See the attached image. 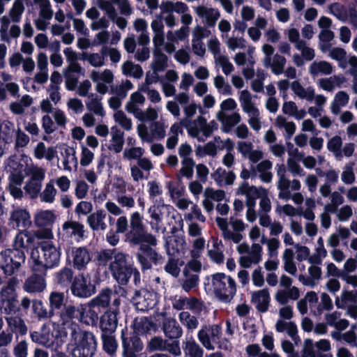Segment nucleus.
<instances>
[{
  "mask_svg": "<svg viewBox=\"0 0 357 357\" xmlns=\"http://www.w3.org/2000/svg\"><path fill=\"white\" fill-rule=\"evenodd\" d=\"M80 312L79 306L77 307L69 305L66 306L61 312L60 317L61 324L60 325L65 328L71 330V324H77L74 320L79 321Z\"/></svg>",
  "mask_w": 357,
  "mask_h": 357,
  "instance_id": "5701e85b",
  "label": "nucleus"
},
{
  "mask_svg": "<svg viewBox=\"0 0 357 357\" xmlns=\"http://www.w3.org/2000/svg\"><path fill=\"white\" fill-rule=\"evenodd\" d=\"M91 259V255L86 248H78L73 252V264L77 269L85 268Z\"/></svg>",
  "mask_w": 357,
  "mask_h": 357,
  "instance_id": "ea45409f",
  "label": "nucleus"
},
{
  "mask_svg": "<svg viewBox=\"0 0 357 357\" xmlns=\"http://www.w3.org/2000/svg\"><path fill=\"white\" fill-rule=\"evenodd\" d=\"M195 13L202 19L208 26L213 27L215 25L220 14L218 10L205 6H199L195 8Z\"/></svg>",
  "mask_w": 357,
  "mask_h": 357,
  "instance_id": "412c9836",
  "label": "nucleus"
},
{
  "mask_svg": "<svg viewBox=\"0 0 357 357\" xmlns=\"http://www.w3.org/2000/svg\"><path fill=\"white\" fill-rule=\"evenodd\" d=\"M114 119L121 128L126 131H130L132 130L133 124L130 118L121 110H118L114 114Z\"/></svg>",
  "mask_w": 357,
  "mask_h": 357,
  "instance_id": "0e129e2a",
  "label": "nucleus"
},
{
  "mask_svg": "<svg viewBox=\"0 0 357 357\" xmlns=\"http://www.w3.org/2000/svg\"><path fill=\"white\" fill-rule=\"evenodd\" d=\"M334 70L333 65L326 61H314L309 66V73L312 77L319 75H329Z\"/></svg>",
  "mask_w": 357,
  "mask_h": 357,
  "instance_id": "7c9ffc66",
  "label": "nucleus"
},
{
  "mask_svg": "<svg viewBox=\"0 0 357 357\" xmlns=\"http://www.w3.org/2000/svg\"><path fill=\"white\" fill-rule=\"evenodd\" d=\"M282 112L288 116L294 117L296 120H301L306 116L305 109H298L296 104L293 101H285L282 107Z\"/></svg>",
  "mask_w": 357,
  "mask_h": 357,
  "instance_id": "603ef678",
  "label": "nucleus"
},
{
  "mask_svg": "<svg viewBox=\"0 0 357 357\" xmlns=\"http://www.w3.org/2000/svg\"><path fill=\"white\" fill-rule=\"evenodd\" d=\"M132 303L139 311H148L153 308L158 303V295L154 291L141 289L135 291Z\"/></svg>",
  "mask_w": 357,
  "mask_h": 357,
  "instance_id": "f8f14e48",
  "label": "nucleus"
},
{
  "mask_svg": "<svg viewBox=\"0 0 357 357\" xmlns=\"http://www.w3.org/2000/svg\"><path fill=\"white\" fill-rule=\"evenodd\" d=\"M143 344L137 337L130 340L123 339V357H136L138 352L142 351Z\"/></svg>",
  "mask_w": 357,
  "mask_h": 357,
  "instance_id": "2f4dec72",
  "label": "nucleus"
},
{
  "mask_svg": "<svg viewBox=\"0 0 357 357\" xmlns=\"http://www.w3.org/2000/svg\"><path fill=\"white\" fill-rule=\"evenodd\" d=\"M204 199L202 201V206L207 212L214 209L213 202H221L225 199V192L222 190H214L211 188H206L204 191Z\"/></svg>",
  "mask_w": 357,
  "mask_h": 357,
  "instance_id": "aec40b11",
  "label": "nucleus"
},
{
  "mask_svg": "<svg viewBox=\"0 0 357 357\" xmlns=\"http://www.w3.org/2000/svg\"><path fill=\"white\" fill-rule=\"evenodd\" d=\"M346 81L345 77L342 75H336L327 78L320 79L318 82V86L322 90L331 92L335 87H340Z\"/></svg>",
  "mask_w": 357,
  "mask_h": 357,
  "instance_id": "473e14b6",
  "label": "nucleus"
},
{
  "mask_svg": "<svg viewBox=\"0 0 357 357\" xmlns=\"http://www.w3.org/2000/svg\"><path fill=\"white\" fill-rule=\"evenodd\" d=\"M63 161V169L67 172H71L73 167H77L78 160L76 156V150L74 147L66 145L62 153Z\"/></svg>",
  "mask_w": 357,
  "mask_h": 357,
  "instance_id": "e433bc0d",
  "label": "nucleus"
},
{
  "mask_svg": "<svg viewBox=\"0 0 357 357\" xmlns=\"http://www.w3.org/2000/svg\"><path fill=\"white\" fill-rule=\"evenodd\" d=\"M57 190L54 187V181L50 180L46 183L43 191L40 195V200L45 203L52 204L55 200Z\"/></svg>",
  "mask_w": 357,
  "mask_h": 357,
  "instance_id": "052dcab7",
  "label": "nucleus"
},
{
  "mask_svg": "<svg viewBox=\"0 0 357 357\" xmlns=\"http://www.w3.org/2000/svg\"><path fill=\"white\" fill-rule=\"evenodd\" d=\"M24 176H9V184L8 189L10 195L15 199H21L23 196V191L21 185L23 183Z\"/></svg>",
  "mask_w": 357,
  "mask_h": 357,
  "instance_id": "de8ad7c7",
  "label": "nucleus"
},
{
  "mask_svg": "<svg viewBox=\"0 0 357 357\" xmlns=\"http://www.w3.org/2000/svg\"><path fill=\"white\" fill-rule=\"evenodd\" d=\"M175 210L173 206L165 204L163 200L160 198L159 201H155L148 210L151 218L150 225L153 230L159 231L161 229V223L164 216H168Z\"/></svg>",
  "mask_w": 357,
  "mask_h": 357,
  "instance_id": "9b49d317",
  "label": "nucleus"
},
{
  "mask_svg": "<svg viewBox=\"0 0 357 357\" xmlns=\"http://www.w3.org/2000/svg\"><path fill=\"white\" fill-rule=\"evenodd\" d=\"M17 283V280L13 278L0 289V309L3 313L8 315L17 314L20 311L15 289Z\"/></svg>",
  "mask_w": 357,
  "mask_h": 357,
  "instance_id": "0eeeda50",
  "label": "nucleus"
},
{
  "mask_svg": "<svg viewBox=\"0 0 357 357\" xmlns=\"http://www.w3.org/2000/svg\"><path fill=\"white\" fill-rule=\"evenodd\" d=\"M64 235L79 241L84 236V226L77 221H67L62 225Z\"/></svg>",
  "mask_w": 357,
  "mask_h": 357,
  "instance_id": "bb28decb",
  "label": "nucleus"
},
{
  "mask_svg": "<svg viewBox=\"0 0 357 357\" xmlns=\"http://www.w3.org/2000/svg\"><path fill=\"white\" fill-rule=\"evenodd\" d=\"M299 296L300 291L296 287L278 289L275 294V298L280 305H286L289 300H297Z\"/></svg>",
  "mask_w": 357,
  "mask_h": 357,
  "instance_id": "c9c22d12",
  "label": "nucleus"
},
{
  "mask_svg": "<svg viewBox=\"0 0 357 357\" xmlns=\"http://www.w3.org/2000/svg\"><path fill=\"white\" fill-rule=\"evenodd\" d=\"M182 126L185 128L190 137L197 139L199 142L204 141L208 137V131L205 125V118L202 116H198L193 121L190 120L181 123Z\"/></svg>",
  "mask_w": 357,
  "mask_h": 357,
  "instance_id": "2eb2a0df",
  "label": "nucleus"
},
{
  "mask_svg": "<svg viewBox=\"0 0 357 357\" xmlns=\"http://www.w3.org/2000/svg\"><path fill=\"white\" fill-rule=\"evenodd\" d=\"M251 298L259 312H265L268 310L271 298L267 288L253 291Z\"/></svg>",
  "mask_w": 357,
  "mask_h": 357,
  "instance_id": "cd10ccee",
  "label": "nucleus"
},
{
  "mask_svg": "<svg viewBox=\"0 0 357 357\" xmlns=\"http://www.w3.org/2000/svg\"><path fill=\"white\" fill-rule=\"evenodd\" d=\"M221 334L222 326L220 324L204 325L198 331L197 338L205 349L214 350Z\"/></svg>",
  "mask_w": 357,
  "mask_h": 357,
  "instance_id": "9d476101",
  "label": "nucleus"
},
{
  "mask_svg": "<svg viewBox=\"0 0 357 357\" xmlns=\"http://www.w3.org/2000/svg\"><path fill=\"white\" fill-rule=\"evenodd\" d=\"M57 150L56 147H46L43 142H39L34 148L33 155L36 158L41 160L45 158L47 161H52L57 157Z\"/></svg>",
  "mask_w": 357,
  "mask_h": 357,
  "instance_id": "72a5a7b5",
  "label": "nucleus"
},
{
  "mask_svg": "<svg viewBox=\"0 0 357 357\" xmlns=\"http://www.w3.org/2000/svg\"><path fill=\"white\" fill-rule=\"evenodd\" d=\"M189 29L187 26H181L175 31H169L167 33V40L178 43L188 38Z\"/></svg>",
  "mask_w": 357,
  "mask_h": 357,
  "instance_id": "774afa93",
  "label": "nucleus"
},
{
  "mask_svg": "<svg viewBox=\"0 0 357 357\" xmlns=\"http://www.w3.org/2000/svg\"><path fill=\"white\" fill-rule=\"evenodd\" d=\"M140 249L137 253V258L142 269L151 268L152 264H157L160 259L159 255L151 248L148 243H140Z\"/></svg>",
  "mask_w": 357,
  "mask_h": 357,
  "instance_id": "dca6fc26",
  "label": "nucleus"
},
{
  "mask_svg": "<svg viewBox=\"0 0 357 357\" xmlns=\"http://www.w3.org/2000/svg\"><path fill=\"white\" fill-rule=\"evenodd\" d=\"M70 337L68 349L73 357H93L97 342L92 333L82 330L77 324H71Z\"/></svg>",
  "mask_w": 357,
  "mask_h": 357,
  "instance_id": "7ed1b4c3",
  "label": "nucleus"
},
{
  "mask_svg": "<svg viewBox=\"0 0 357 357\" xmlns=\"http://www.w3.org/2000/svg\"><path fill=\"white\" fill-rule=\"evenodd\" d=\"M160 8L162 13H173L175 12L182 15L189 11V8L187 4L181 1L174 2L172 1H166L162 3Z\"/></svg>",
  "mask_w": 357,
  "mask_h": 357,
  "instance_id": "49530a36",
  "label": "nucleus"
},
{
  "mask_svg": "<svg viewBox=\"0 0 357 357\" xmlns=\"http://www.w3.org/2000/svg\"><path fill=\"white\" fill-rule=\"evenodd\" d=\"M29 162H31V159L26 155H22L20 159L12 156L6 161V169L10 173V176H24Z\"/></svg>",
  "mask_w": 357,
  "mask_h": 357,
  "instance_id": "a211bd4d",
  "label": "nucleus"
},
{
  "mask_svg": "<svg viewBox=\"0 0 357 357\" xmlns=\"http://www.w3.org/2000/svg\"><path fill=\"white\" fill-rule=\"evenodd\" d=\"M213 84L218 92L223 96H231L233 90L230 84L226 82L225 77L221 75H217L213 78Z\"/></svg>",
  "mask_w": 357,
  "mask_h": 357,
  "instance_id": "bf43d9fd",
  "label": "nucleus"
},
{
  "mask_svg": "<svg viewBox=\"0 0 357 357\" xmlns=\"http://www.w3.org/2000/svg\"><path fill=\"white\" fill-rule=\"evenodd\" d=\"M9 225L13 228L26 229L31 225L30 213L24 208H14L10 214Z\"/></svg>",
  "mask_w": 357,
  "mask_h": 357,
  "instance_id": "f3484780",
  "label": "nucleus"
},
{
  "mask_svg": "<svg viewBox=\"0 0 357 357\" xmlns=\"http://www.w3.org/2000/svg\"><path fill=\"white\" fill-rule=\"evenodd\" d=\"M90 78L96 84L95 89L97 93L105 95L109 91V85L114 82V74L109 69L102 71L93 70L90 73Z\"/></svg>",
  "mask_w": 357,
  "mask_h": 357,
  "instance_id": "ddd939ff",
  "label": "nucleus"
},
{
  "mask_svg": "<svg viewBox=\"0 0 357 357\" xmlns=\"http://www.w3.org/2000/svg\"><path fill=\"white\" fill-rule=\"evenodd\" d=\"M71 291L77 297L87 298L95 294L96 287L89 275H79L75 278Z\"/></svg>",
  "mask_w": 357,
  "mask_h": 357,
  "instance_id": "4468645a",
  "label": "nucleus"
},
{
  "mask_svg": "<svg viewBox=\"0 0 357 357\" xmlns=\"http://www.w3.org/2000/svg\"><path fill=\"white\" fill-rule=\"evenodd\" d=\"M291 89L301 99H305L309 102H312L314 99V89L312 86L304 88L298 81H294L291 84Z\"/></svg>",
  "mask_w": 357,
  "mask_h": 357,
  "instance_id": "c03bdc74",
  "label": "nucleus"
},
{
  "mask_svg": "<svg viewBox=\"0 0 357 357\" xmlns=\"http://www.w3.org/2000/svg\"><path fill=\"white\" fill-rule=\"evenodd\" d=\"M28 165L26 172L25 173L30 176L29 180L41 182L45 178V169L37 165H34L32 162Z\"/></svg>",
  "mask_w": 357,
  "mask_h": 357,
  "instance_id": "69168bd1",
  "label": "nucleus"
},
{
  "mask_svg": "<svg viewBox=\"0 0 357 357\" xmlns=\"http://www.w3.org/2000/svg\"><path fill=\"white\" fill-rule=\"evenodd\" d=\"M211 177L219 186H222L231 185L236 178V175L232 172H227L225 169L219 167L211 174Z\"/></svg>",
  "mask_w": 357,
  "mask_h": 357,
  "instance_id": "58836bf2",
  "label": "nucleus"
},
{
  "mask_svg": "<svg viewBox=\"0 0 357 357\" xmlns=\"http://www.w3.org/2000/svg\"><path fill=\"white\" fill-rule=\"evenodd\" d=\"M116 312H105L100 317V328L102 333L113 334L117 328L118 319Z\"/></svg>",
  "mask_w": 357,
  "mask_h": 357,
  "instance_id": "a878e982",
  "label": "nucleus"
},
{
  "mask_svg": "<svg viewBox=\"0 0 357 357\" xmlns=\"http://www.w3.org/2000/svg\"><path fill=\"white\" fill-rule=\"evenodd\" d=\"M238 192L247 197V200L255 202L257 198H261L267 194V191L263 188L250 186L248 183H243L238 188Z\"/></svg>",
  "mask_w": 357,
  "mask_h": 357,
  "instance_id": "79ce46f5",
  "label": "nucleus"
},
{
  "mask_svg": "<svg viewBox=\"0 0 357 357\" xmlns=\"http://www.w3.org/2000/svg\"><path fill=\"white\" fill-rule=\"evenodd\" d=\"M130 229L128 236L135 243H148L155 245L157 240L151 234L144 230L143 216L139 212L132 213L130 219Z\"/></svg>",
  "mask_w": 357,
  "mask_h": 357,
  "instance_id": "6e6552de",
  "label": "nucleus"
},
{
  "mask_svg": "<svg viewBox=\"0 0 357 357\" xmlns=\"http://www.w3.org/2000/svg\"><path fill=\"white\" fill-rule=\"evenodd\" d=\"M124 144V133L116 126L111 128V139L108 149L116 153L122 151Z\"/></svg>",
  "mask_w": 357,
  "mask_h": 357,
  "instance_id": "f704fd0d",
  "label": "nucleus"
},
{
  "mask_svg": "<svg viewBox=\"0 0 357 357\" xmlns=\"http://www.w3.org/2000/svg\"><path fill=\"white\" fill-rule=\"evenodd\" d=\"M56 216L50 210H41L34 215V224L38 227H48L54 223Z\"/></svg>",
  "mask_w": 357,
  "mask_h": 357,
  "instance_id": "37998d69",
  "label": "nucleus"
},
{
  "mask_svg": "<svg viewBox=\"0 0 357 357\" xmlns=\"http://www.w3.org/2000/svg\"><path fill=\"white\" fill-rule=\"evenodd\" d=\"M183 351L189 357H203L204 356L203 349L193 339L186 340Z\"/></svg>",
  "mask_w": 357,
  "mask_h": 357,
  "instance_id": "680f3d73",
  "label": "nucleus"
},
{
  "mask_svg": "<svg viewBox=\"0 0 357 357\" xmlns=\"http://www.w3.org/2000/svg\"><path fill=\"white\" fill-rule=\"evenodd\" d=\"M86 106L89 111L96 115L104 116L105 114L101 98H98L96 94L91 93L88 96Z\"/></svg>",
  "mask_w": 357,
  "mask_h": 357,
  "instance_id": "8fccbe9b",
  "label": "nucleus"
},
{
  "mask_svg": "<svg viewBox=\"0 0 357 357\" xmlns=\"http://www.w3.org/2000/svg\"><path fill=\"white\" fill-rule=\"evenodd\" d=\"M40 252L34 248L31 252L29 260L33 271L44 273L47 268L57 266L60 261V250L50 241H43L39 244Z\"/></svg>",
  "mask_w": 357,
  "mask_h": 357,
  "instance_id": "f03ea898",
  "label": "nucleus"
},
{
  "mask_svg": "<svg viewBox=\"0 0 357 357\" xmlns=\"http://www.w3.org/2000/svg\"><path fill=\"white\" fill-rule=\"evenodd\" d=\"M342 145V140L340 136H334L327 142L328 150L332 152L335 158L337 160H341L342 158V153L340 149Z\"/></svg>",
  "mask_w": 357,
  "mask_h": 357,
  "instance_id": "338daca9",
  "label": "nucleus"
},
{
  "mask_svg": "<svg viewBox=\"0 0 357 357\" xmlns=\"http://www.w3.org/2000/svg\"><path fill=\"white\" fill-rule=\"evenodd\" d=\"M168 66V58L162 51H153V61L151 67L154 74L163 71Z\"/></svg>",
  "mask_w": 357,
  "mask_h": 357,
  "instance_id": "a18cd8bd",
  "label": "nucleus"
},
{
  "mask_svg": "<svg viewBox=\"0 0 357 357\" xmlns=\"http://www.w3.org/2000/svg\"><path fill=\"white\" fill-rule=\"evenodd\" d=\"M216 223L222 231V236L226 240L232 241L235 243H238L243 239V235L239 233L233 232L228 227V222L226 219L217 218Z\"/></svg>",
  "mask_w": 357,
  "mask_h": 357,
  "instance_id": "4c0bfd02",
  "label": "nucleus"
},
{
  "mask_svg": "<svg viewBox=\"0 0 357 357\" xmlns=\"http://www.w3.org/2000/svg\"><path fill=\"white\" fill-rule=\"evenodd\" d=\"M217 119L222 123L223 131L229 132L231 129L241 121V114L238 112L231 114L217 112Z\"/></svg>",
  "mask_w": 357,
  "mask_h": 357,
  "instance_id": "c85d7f7f",
  "label": "nucleus"
},
{
  "mask_svg": "<svg viewBox=\"0 0 357 357\" xmlns=\"http://www.w3.org/2000/svg\"><path fill=\"white\" fill-rule=\"evenodd\" d=\"M46 282L44 276L33 274L29 277L24 283V290L29 294L43 292L46 288Z\"/></svg>",
  "mask_w": 357,
  "mask_h": 357,
  "instance_id": "4be33fe9",
  "label": "nucleus"
},
{
  "mask_svg": "<svg viewBox=\"0 0 357 357\" xmlns=\"http://www.w3.org/2000/svg\"><path fill=\"white\" fill-rule=\"evenodd\" d=\"M274 123L277 128L285 130L287 139H290L296 132V124L293 121H289L287 118L282 115H278L275 118Z\"/></svg>",
  "mask_w": 357,
  "mask_h": 357,
  "instance_id": "5fc2aeb1",
  "label": "nucleus"
},
{
  "mask_svg": "<svg viewBox=\"0 0 357 357\" xmlns=\"http://www.w3.org/2000/svg\"><path fill=\"white\" fill-rule=\"evenodd\" d=\"M35 241V235L27 229L20 230L15 236L13 250L7 249L0 254V267L6 274L12 275L26 259L25 251Z\"/></svg>",
  "mask_w": 357,
  "mask_h": 357,
  "instance_id": "f257e3e1",
  "label": "nucleus"
},
{
  "mask_svg": "<svg viewBox=\"0 0 357 357\" xmlns=\"http://www.w3.org/2000/svg\"><path fill=\"white\" fill-rule=\"evenodd\" d=\"M273 163L268 160H264L258 163L255 167L259 173V178L264 183H270L273 179V173L271 172Z\"/></svg>",
  "mask_w": 357,
  "mask_h": 357,
  "instance_id": "09e8293b",
  "label": "nucleus"
},
{
  "mask_svg": "<svg viewBox=\"0 0 357 357\" xmlns=\"http://www.w3.org/2000/svg\"><path fill=\"white\" fill-rule=\"evenodd\" d=\"M106 217V211L100 208L88 215L86 222L92 230L103 231L107 229Z\"/></svg>",
  "mask_w": 357,
  "mask_h": 357,
  "instance_id": "393cba45",
  "label": "nucleus"
},
{
  "mask_svg": "<svg viewBox=\"0 0 357 357\" xmlns=\"http://www.w3.org/2000/svg\"><path fill=\"white\" fill-rule=\"evenodd\" d=\"M122 73L126 76H130L136 79H139L143 76L144 72L142 67L132 61H127L121 66Z\"/></svg>",
  "mask_w": 357,
  "mask_h": 357,
  "instance_id": "6e6d98bb",
  "label": "nucleus"
},
{
  "mask_svg": "<svg viewBox=\"0 0 357 357\" xmlns=\"http://www.w3.org/2000/svg\"><path fill=\"white\" fill-rule=\"evenodd\" d=\"M67 335V331L59 323H52V327L44 325L40 331L31 333L33 342L54 351L62 347Z\"/></svg>",
  "mask_w": 357,
  "mask_h": 357,
  "instance_id": "39448f33",
  "label": "nucleus"
},
{
  "mask_svg": "<svg viewBox=\"0 0 357 357\" xmlns=\"http://www.w3.org/2000/svg\"><path fill=\"white\" fill-rule=\"evenodd\" d=\"M109 270L113 278L121 284H126L132 275L134 276L135 283L140 280L139 272L129 261L128 255L123 252H116L109 264Z\"/></svg>",
  "mask_w": 357,
  "mask_h": 357,
  "instance_id": "423d86ee",
  "label": "nucleus"
},
{
  "mask_svg": "<svg viewBox=\"0 0 357 357\" xmlns=\"http://www.w3.org/2000/svg\"><path fill=\"white\" fill-rule=\"evenodd\" d=\"M205 289L212 292L216 298L224 303H229L236 292L235 280L222 273H217L206 278Z\"/></svg>",
  "mask_w": 357,
  "mask_h": 357,
  "instance_id": "20e7f679",
  "label": "nucleus"
},
{
  "mask_svg": "<svg viewBox=\"0 0 357 357\" xmlns=\"http://www.w3.org/2000/svg\"><path fill=\"white\" fill-rule=\"evenodd\" d=\"M182 132L183 130L180 123H174L171 126L166 142L167 149H173L176 146L178 142V134Z\"/></svg>",
  "mask_w": 357,
  "mask_h": 357,
  "instance_id": "13d9d810",
  "label": "nucleus"
},
{
  "mask_svg": "<svg viewBox=\"0 0 357 357\" xmlns=\"http://www.w3.org/2000/svg\"><path fill=\"white\" fill-rule=\"evenodd\" d=\"M6 321L12 332L19 333L20 335H25L26 333L27 328L24 321L20 317L10 315V317H6Z\"/></svg>",
  "mask_w": 357,
  "mask_h": 357,
  "instance_id": "4d7b16f0",
  "label": "nucleus"
},
{
  "mask_svg": "<svg viewBox=\"0 0 357 357\" xmlns=\"http://www.w3.org/2000/svg\"><path fill=\"white\" fill-rule=\"evenodd\" d=\"M349 100V95L343 91H338L334 97L333 100L332 101L330 108L331 111L334 114H339L342 107H345Z\"/></svg>",
  "mask_w": 357,
  "mask_h": 357,
  "instance_id": "3c124183",
  "label": "nucleus"
},
{
  "mask_svg": "<svg viewBox=\"0 0 357 357\" xmlns=\"http://www.w3.org/2000/svg\"><path fill=\"white\" fill-rule=\"evenodd\" d=\"M79 311L80 312L79 321L87 325H93L97 321L100 312L90 302L80 305Z\"/></svg>",
  "mask_w": 357,
  "mask_h": 357,
  "instance_id": "b1692460",
  "label": "nucleus"
},
{
  "mask_svg": "<svg viewBox=\"0 0 357 357\" xmlns=\"http://www.w3.org/2000/svg\"><path fill=\"white\" fill-rule=\"evenodd\" d=\"M239 102L244 113L248 115V123L251 128L258 132L261 128V117L259 109L252 101V94L248 90L239 92Z\"/></svg>",
  "mask_w": 357,
  "mask_h": 357,
  "instance_id": "1a4fd4ad",
  "label": "nucleus"
},
{
  "mask_svg": "<svg viewBox=\"0 0 357 357\" xmlns=\"http://www.w3.org/2000/svg\"><path fill=\"white\" fill-rule=\"evenodd\" d=\"M162 330L165 336L169 339H177L183 335L182 328L176 320L172 317H167L164 320Z\"/></svg>",
  "mask_w": 357,
  "mask_h": 357,
  "instance_id": "c756f323",
  "label": "nucleus"
},
{
  "mask_svg": "<svg viewBox=\"0 0 357 357\" xmlns=\"http://www.w3.org/2000/svg\"><path fill=\"white\" fill-rule=\"evenodd\" d=\"M142 93V91H139V89L132 93L125 105L126 110L129 114H132L136 119L142 118V110L141 108L144 106L146 101V98Z\"/></svg>",
  "mask_w": 357,
  "mask_h": 357,
  "instance_id": "6ab92c4d",
  "label": "nucleus"
},
{
  "mask_svg": "<svg viewBox=\"0 0 357 357\" xmlns=\"http://www.w3.org/2000/svg\"><path fill=\"white\" fill-rule=\"evenodd\" d=\"M178 319L181 324L189 331H194L198 327V319L195 316L191 315L188 312L183 311L180 312Z\"/></svg>",
  "mask_w": 357,
  "mask_h": 357,
  "instance_id": "e2e57ef3",
  "label": "nucleus"
},
{
  "mask_svg": "<svg viewBox=\"0 0 357 357\" xmlns=\"http://www.w3.org/2000/svg\"><path fill=\"white\" fill-rule=\"evenodd\" d=\"M111 298L112 291L105 289L89 302L100 312L102 308H105L109 305Z\"/></svg>",
  "mask_w": 357,
  "mask_h": 357,
  "instance_id": "864d4df0",
  "label": "nucleus"
},
{
  "mask_svg": "<svg viewBox=\"0 0 357 357\" xmlns=\"http://www.w3.org/2000/svg\"><path fill=\"white\" fill-rule=\"evenodd\" d=\"M325 320L327 325L334 327L337 331H344L349 325L348 320L341 318V313L333 312L325 314Z\"/></svg>",
  "mask_w": 357,
  "mask_h": 357,
  "instance_id": "a19ab883",
  "label": "nucleus"
}]
</instances>
